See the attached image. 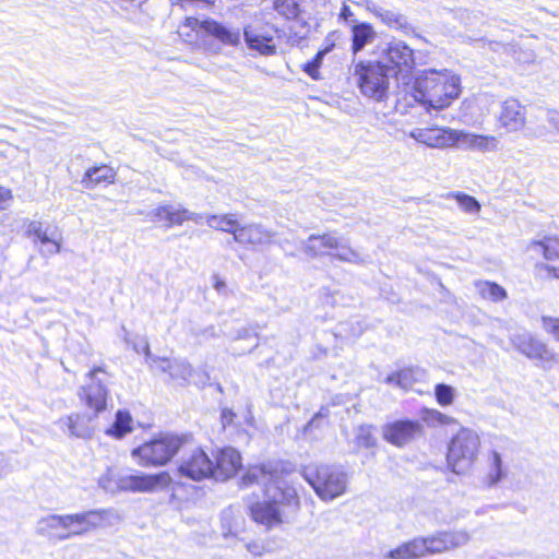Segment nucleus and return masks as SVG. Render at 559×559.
<instances>
[{"mask_svg": "<svg viewBox=\"0 0 559 559\" xmlns=\"http://www.w3.org/2000/svg\"><path fill=\"white\" fill-rule=\"evenodd\" d=\"M435 396L439 405L449 406L454 401V389L451 385L439 383L435 388Z\"/></svg>", "mask_w": 559, "mask_h": 559, "instance_id": "42", "label": "nucleus"}, {"mask_svg": "<svg viewBox=\"0 0 559 559\" xmlns=\"http://www.w3.org/2000/svg\"><path fill=\"white\" fill-rule=\"evenodd\" d=\"M337 246V237L334 234L311 235L301 242L304 252L309 258H318L324 254L332 255L333 247Z\"/></svg>", "mask_w": 559, "mask_h": 559, "instance_id": "25", "label": "nucleus"}, {"mask_svg": "<svg viewBox=\"0 0 559 559\" xmlns=\"http://www.w3.org/2000/svg\"><path fill=\"white\" fill-rule=\"evenodd\" d=\"M145 360L151 369L168 372L174 380L188 381L192 376V367L185 360L174 359L169 360L153 356L150 350V345L144 344Z\"/></svg>", "mask_w": 559, "mask_h": 559, "instance_id": "15", "label": "nucleus"}, {"mask_svg": "<svg viewBox=\"0 0 559 559\" xmlns=\"http://www.w3.org/2000/svg\"><path fill=\"white\" fill-rule=\"evenodd\" d=\"M213 280H214V284H213L214 288L218 293H222L226 287V283L223 280H221L217 275H214Z\"/></svg>", "mask_w": 559, "mask_h": 559, "instance_id": "50", "label": "nucleus"}, {"mask_svg": "<svg viewBox=\"0 0 559 559\" xmlns=\"http://www.w3.org/2000/svg\"><path fill=\"white\" fill-rule=\"evenodd\" d=\"M185 214L182 215V223L186 221H192L197 224H201L203 221V216L199 213L191 212L187 209H183Z\"/></svg>", "mask_w": 559, "mask_h": 559, "instance_id": "46", "label": "nucleus"}, {"mask_svg": "<svg viewBox=\"0 0 559 559\" xmlns=\"http://www.w3.org/2000/svg\"><path fill=\"white\" fill-rule=\"evenodd\" d=\"M241 483L246 487L253 484L264 487L266 499L250 504L249 510L252 520L267 530L280 525L300 508L296 488L264 464L250 467L242 476Z\"/></svg>", "mask_w": 559, "mask_h": 559, "instance_id": "1", "label": "nucleus"}, {"mask_svg": "<svg viewBox=\"0 0 559 559\" xmlns=\"http://www.w3.org/2000/svg\"><path fill=\"white\" fill-rule=\"evenodd\" d=\"M377 441L373 437V428L369 425H361L357 429L356 444L360 448H373Z\"/></svg>", "mask_w": 559, "mask_h": 559, "instance_id": "41", "label": "nucleus"}, {"mask_svg": "<svg viewBox=\"0 0 559 559\" xmlns=\"http://www.w3.org/2000/svg\"><path fill=\"white\" fill-rule=\"evenodd\" d=\"M430 555H438L462 547L471 539L466 531H442L426 536Z\"/></svg>", "mask_w": 559, "mask_h": 559, "instance_id": "17", "label": "nucleus"}, {"mask_svg": "<svg viewBox=\"0 0 559 559\" xmlns=\"http://www.w3.org/2000/svg\"><path fill=\"white\" fill-rule=\"evenodd\" d=\"M205 35H210L221 41L223 45L237 47L241 43L240 29L228 27L214 20L205 22Z\"/></svg>", "mask_w": 559, "mask_h": 559, "instance_id": "26", "label": "nucleus"}, {"mask_svg": "<svg viewBox=\"0 0 559 559\" xmlns=\"http://www.w3.org/2000/svg\"><path fill=\"white\" fill-rule=\"evenodd\" d=\"M354 75L361 93L376 100H382L389 87V78L392 76L380 62H358L354 67Z\"/></svg>", "mask_w": 559, "mask_h": 559, "instance_id": "7", "label": "nucleus"}, {"mask_svg": "<svg viewBox=\"0 0 559 559\" xmlns=\"http://www.w3.org/2000/svg\"><path fill=\"white\" fill-rule=\"evenodd\" d=\"M59 425L69 436L87 438L91 435V428L85 416L80 414H71L64 418H60Z\"/></svg>", "mask_w": 559, "mask_h": 559, "instance_id": "32", "label": "nucleus"}, {"mask_svg": "<svg viewBox=\"0 0 559 559\" xmlns=\"http://www.w3.org/2000/svg\"><path fill=\"white\" fill-rule=\"evenodd\" d=\"M183 207L171 204L159 205L145 214L147 221L152 223L165 222L167 227L179 226L182 224Z\"/></svg>", "mask_w": 559, "mask_h": 559, "instance_id": "28", "label": "nucleus"}, {"mask_svg": "<svg viewBox=\"0 0 559 559\" xmlns=\"http://www.w3.org/2000/svg\"><path fill=\"white\" fill-rule=\"evenodd\" d=\"M378 61L392 75L407 78L415 66L414 50L400 39H392L380 50Z\"/></svg>", "mask_w": 559, "mask_h": 559, "instance_id": "8", "label": "nucleus"}, {"mask_svg": "<svg viewBox=\"0 0 559 559\" xmlns=\"http://www.w3.org/2000/svg\"><path fill=\"white\" fill-rule=\"evenodd\" d=\"M480 440L478 435L467 428L461 429L451 440L448 450V464L455 474H463L475 462Z\"/></svg>", "mask_w": 559, "mask_h": 559, "instance_id": "6", "label": "nucleus"}, {"mask_svg": "<svg viewBox=\"0 0 559 559\" xmlns=\"http://www.w3.org/2000/svg\"><path fill=\"white\" fill-rule=\"evenodd\" d=\"M240 467V453L234 448L222 449L215 457L212 477L216 480H226L235 476Z\"/></svg>", "mask_w": 559, "mask_h": 559, "instance_id": "21", "label": "nucleus"}, {"mask_svg": "<svg viewBox=\"0 0 559 559\" xmlns=\"http://www.w3.org/2000/svg\"><path fill=\"white\" fill-rule=\"evenodd\" d=\"M132 431V417L127 411H118L112 426L107 430V433L117 439L123 438L127 433Z\"/></svg>", "mask_w": 559, "mask_h": 559, "instance_id": "38", "label": "nucleus"}, {"mask_svg": "<svg viewBox=\"0 0 559 559\" xmlns=\"http://www.w3.org/2000/svg\"><path fill=\"white\" fill-rule=\"evenodd\" d=\"M366 9L390 28L402 31L405 34L412 31L406 16L397 11L384 9L371 1H366Z\"/></svg>", "mask_w": 559, "mask_h": 559, "instance_id": "24", "label": "nucleus"}, {"mask_svg": "<svg viewBox=\"0 0 559 559\" xmlns=\"http://www.w3.org/2000/svg\"><path fill=\"white\" fill-rule=\"evenodd\" d=\"M10 192L8 190H2L0 188V200L4 198V194H9Z\"/></svg>", "mask_w": 559, "mask_h": 559, "instance_id": "55", "label": "nucleus"}, {"mask_svg": "<svg viewBox=\"0 0 559 559\" xmlns=\"http://www.w3.org/2000/svg\"><path fill=\"white\" fill-rule=\"evenodd\" d=\"M27 234L40 242L43 255L50 257L60 252L61 236L56 228L51 229L41 222L32 221L27 226Z\"/></svg>", "mask_w": 559, "mask_h": 559, "instance_id": "18", "label": "nucleus"}, {"mask_svg": "<svg viewBox=\"0 0 559 559\" xmlns=\"http://www.w3.org/2000/svg\"><path fill=\"white\" fill-rule=\"evenodd\" d=\"M287 243H288V241H286V240H285V241H283V242L281 243V246L283 247V249H286V245H287Z\"/></svg>", "mask_w": 559, "mask_h": 559, "instance_id": "56", "label": "nucleus"}, {"mask_svg": "<svg viewBox=\"0 0 559 559\" xmlns=\"http://www.w3.org/2000/svg\"><path fill=\"white\" fill-rule=\"evenodd\" d=\"M36 533L52 542L66 540V514H49L39 519Z\"/></svg>", "mask_w": 559, "mask_h": 559, "instance_id": "23", "label": "nucleus"}, {"mask_svg": "<svg viewBox=\"0 0 559 559\" xmlns=\"http://www.w3.org/2000/svg\"><path fill=\"white\" fill-rule=\"evenodd\" d=\"M182 454L178 465V472L181 476L200 481L212 477L214 473V462L205 451L190 442L187 436V443L181 448Z\"/></svg>", "mask_w": 559, "mask_h": 559, "instance_id": "9", "label": "nucleus"}, {"mask_svg": "<svg viewBox=\"0 0 559 559\" xmlns=\"http://www.w3.org/2000/svg\"><path fill=\"white\" fill-rule=\"evenodd\" d=\"M164 480L163 474L147 475L108 468L100 476L98 484L103 489L112 493L117 491L151 492L162 486Z\"/></svg>", "mask_w": 559, "mask_h": 559, "instance_id": "4", "label": "nucleus"}, {"mask_svg": "<svg viewBox=\"0 0 559 559\" xmlns=\"http://www.w3.org/2000/svg\"><path fill=\"white\" fill-rule=\"evenodd\" d=\"M108 511L91 510L81 513L66 514V539L84 535L100 527Z\"/></svg>", "mask_w": 559, "mask_h": 559, "instance_id": "11", "label": "nucleus"}, {"mask_svg": "<svg viewBox=\"0 0 559 559\" xmlns=\"http://www.w3.org/2000/svg\"><path fill=\"white\" fill-rule=\"evenodd\" d=\"M274 236V231L266 229L261 224L241 225L239 223L234 240L242 246L258 247L270 245Z\"/></svg>", "mask_w": 559, "mask_h": 559, "instance_id": "20", "label": "nucleus"}, {"mask_svg": "<svg viewBox=\"0 0 559 559\" xmlns=\"http://www.w3.org/2000/svg\"><path fill=\"white\" fill-rule=\"evenodd\" d=\"M477 293L484 298L499 302L508 297L507 290L495 282L479 281L475 283Z\"/></svg>", "mask_w": 559, "mask_h": 559, "instance_id": "34", "label": "nucleus"}, {"mask_svg": "<svg viewBox=\"0 0 559 559\" xmlns=\"http://www.w3.org/2000/svg\"><path fill=\"white\" fill-rule=\"evenodd\" d=\"M423 419L430 426H449L455 423V419L437 409L424 408L421 412Z\"/></svg>", "mask_w": 559, "mask_h": 559, "instance_id": "39", "label": "nucleus"}, {"mask_svg": "<svg viewBox=\"0 0 559 559\" xmlns=\"http://www.w3.org/2000/svg\"><path fill=\"white\" fill-rule=\"evenodd\" d=\"M450 197L454 198L461 210L468 214H476L480 211V204L474 197L463 192H453L449 194V198Z\"/></svg>", "mask_w": 559, "mask_h": 559, "instance_id": "40", "label": "nucleus"}, {"mask_svg": "<svg viewBox=\"0 0 559 559\" xmlns=\"http://www.w3.org/2000/svg\"><path fill=\"white\" fill-rule=\"evenodd\" d=\"M247 549H248V551H250L251 554H253L255 556L261 555V547L257 543L247 544Z\"/></svg>", "mask_w": 559, "mask_h": 559, "instance_id": "51", "label": "nucleus"}, {"mask_svg": "<svg viewBox=\"0 0 559 559\" xmlns=\"http://www.w3.org/2000/svg\"><path fill=\"white\" fill-rule=\"evenodd\" d=\"M257 345H258V343H257V342H254V344L251 346V348L257 347Z\"/></svg>", "mask_w": 559, "mask_h": 559, "instance_id": "57", "label": "nucleus"}, {"mask_svg": "<svg viewBox=\"0 0 559 559\" xmlns=\"http://www.w3.org/2000/svg\"><path fill=\"white\" fill-rule=\"evenodd\" d=\"M352 22V51L354 55H356L367 45H370L374 41L377 32L374 31L373 26L367 22H357L355 20Z\"/></svg>", "mask_w": 559, "mask_h": 559, "instance_id": "29", "label": "nucleus"}, {"mask_svg": "<svg viewBox=\"0 0 559 559\" xmlns=\"http://www.w3.org/2000/svg\"><path fill=\"white\" fill-rule=\"evenodd\" d=\"M250 335V333L247 330H242L238 333V338H246Z\"/></svg>", "mask_w": 559, "mask_h": 559, "instance_id": "54", "label": "nucleus"}, {"mask_svg": "<svg viewBox=\"0 0 559 559\" xmlns=\"http://www.w3.org/2000/svg\"><path fill=\"white\" fill-rule=\"evenodd\" d=\"M498 122L507 132L522 131L526 124V109L516 98H508L500 104Z\"/></svg>", "mask_w": 559, "mask_h": 559, "instance_id": "14", "label": "nucleus"}, {"mask_svg": "<svg viewBox=\"0 0 559 559\" xmlns=\"http://www.w3.org/2000/svg\"><path fill=\"white\" fill-rule=\"evenodd\" d=\"M206 224L213 229L231 234L234 238L235 230H237L239 226L235 214L209 215L206 217Z\"/></svg>", "mask_w": 559, "mask_h": 559, "instance_id": "35", "label": "nucleus"}, {"mask_svg": "<svg viewBox=\"0 0 559 559\" xmlns=\"http://www.w3.org/2000/svg\"><path fill=\"white\" fill-rule=\"evenodd\" d=\"M461 94V78L453 71L428 69L421 71L413 85V97L427 110L449 107Z\"/></svg>", "mask_w": 559, "mask_h": 559, "instance_id": "2", "label": "nucleus"}, {"mask_svg": "<svg viewBox=\"0 0 559 559\" xmlns=\"http://www.w3.org/2000/svg\"><path fill=\"white\" fill-rule=\"evenodd\" d=\"M243 39L249 49L263 56H272L276 52L273 44V35L265 27L248 24L243 27Z\"/></svg>", "mask_w": 559, "mask_h": 559, "instance_id": "19", "label": "nucleus"}, {"mask_svg": "<svg viewBox=\"0 0 559 559\" xmlns=\"http://www.w3.org/2000/svg\"><path fill=\"white\" fill-rule=\"evenodd\" d=\"M86 378L88 383L80 389L79 396L88 408L97 414L106 408L108 374L102 367H97L92 369Z\"/></svg>", "mask_w": 559, "mask_h": 559, "instance_id": "10", "label": "nucleus"}, {"mask_svg": "<svg viewBox=\"0 0 559 559\" xmlns=\"http://www.w3.org/2000/svg\"><path fill=\"white\" fill-rule=\"evenodd\" d=\"M354 15L353 11L350 10V8L346 4H343L342 9H341V12H340V17L345 20V21H349V19Z\"/></svg>", "mask_w": 559, "mask_h": 559, "instance_id": "49", "label": "nucleus"}, {"mask_svg": "<svg viewBox=\"0 0 559 559\" xmlns=\"http://www.w3.org/2000/svg\"><path fill=\"white\" fill-rule=\"evenodd\" d=\"M115 178L116 171L111 167L107 165L93 166L86 169L81 183L85 189H94L102 183H114Z\"/></svg>", "mask_w": 559, "mask_h": 559, "instance_id": "30", "label": "nucleus"}, {"mask_svg": "<svg viewBox=\"0 0 559 559\" xmlns=\"http://www.w3.org/2000/svg\"><path fill=\"white\" fill-rule=\"evenodd\" d=\"M332 257L342 262H347L356 265H364L368 263L369 255L362 254L353 249L347 242L337 237V246L333 247Z\"/></svg>", "mask_w": 559, "mask_h": 559, "instance_id": "33", "label": "nucleus"}, {"mask_svg": "<svg viewBox=\"0 0 559 559\" xmlns=\"http://www.w3.org/2000/svg\"><path fill=\"white\" fill-rule=\"evenodd\" d=\"M145 343L148 345L147 341H145V340H143V341H142V343H141V344H139V345H138V344H134V345H133L134 350H135L136 353H140L141 350H143V353L145 354V349H144V344H145Z\"/></svg>", "mask_w": 559, "mask_h": 559, "instance_id": "53", "label": "nucleus"}, {"mask_svg": "<svg viewBox=\"0 0 559 559\" xmlns=\"http://www.w3.org/2000/svg\"><path fill=\"white\" fill-rule=\"evenodd\" d=\"M302 476L323 501H332L347 490L348 474L342 466L309 465L304 468Z\"/></svg>", "mask_w": 559, "mask_h": 559, "instance_id": "3", "label": "nucleus"}, {"mask_svg": "<svg viewBox=\"0 0 559 559\" xmlns=\"http://www.w3.org/2000/svg\"><path fill=\"white\" fill-rule=\"evenodd\" d=\"M235 417V413L231 411V409H223L222 412V423H223V426H227V425H230L233 419Z\"/></svg>", "mask_w": 559, "mask_h": 559, "instance_id": "48", "label": "nucleus"}, {"mask_svg": "<svg viewBox=\"0 0 559 559\" xmlns=\"http://www.w3.org/2000/svg\"><path fill=\"white\" fill-rule=\"evenodd\" d=\"M428 543L426 537H416L406 542L397 548L390 550L386 555L391 559H416L428 556Z\"/></svg>", "mask_w": 559, "mask_h": 559, "instance_id": "27", "label": "nucleus"}, {"mask_svg": "<svg viewBox=\"0 0 559 559\" xmlns=\"http://www.w3.org/2000/svg\"><path fill=\"white\" fill-rule=\"evenodd\" d=\"M324 53V51H319L312 61L307 62L304 66V71L313 80L319 79V68L321 66Z\"/></svg>", "mask_w": 559, "mask_h": 559, "instance_id": "44", "label": "nucleus"}, {"mask_svg": "<svg viewBox=\"0 0 559 559\" xmlns=\"http://www.w3.org/2000/svg\"><path fill=\"white\" fill-rule=\"evenodd\" d=\"M530 249L542 252L547 260L559 259V238L545 237L543 240L532 241Z\"/></svg>", "mask_w": 559, "mask_h": 559, "instance_id": "37", "label": "nucleus"}, {"mask_svg": "<svg viewBox=\"0 0 559 559\" xmlns=\"http://www.w3.org/2000/svg\"><path fill=\"white\" fill-rule=\"evenodd\" d=\"M416 142L433 148L455 146V130L451 128H416L409 132Z\"/></svg>", "mask_w": 559, "mask_h": 559, "instance_id": "12", "label": "nucleus"}, {"mask_svg": "<svg viewBox=\"0 0 559 559\" xmlns=\"http://www.w3.org/2000/svg\"><path fill=\"white\" fill-rule=\"evenodd\" d=\"M426 372L421 368H405L385 378V383L403 390L411 389L416 382L424 380Z\"/></svg>", "mask_w": 559, "mask_h": 559, "instance_id": "31", "label": "nucleus"}, {"mask_svg": "<svg viewBox=\"0 0 559 559\" xmlns=\"http://www.w3.org/2000/svg\"><path fill=\"white\" fill-rule=\"evenodd\" d=\"M547 121L559 132V112L551 110L547 114Z\"/></svg>", "mask_w": 559, "mask_h": 559, "instance_id": "47", "label": "nucleus"}, {"mask_svg": "<svg viewBox=\"0 0 559 559\" xmlns=\"http://www.w3.org/2000/svg\"><path fill=\"white\" fill-rule=\"evenodd\" d=\"M545 269H546V271L548 272L549 275H551L552 277L559 280V267H555V266H550V265H545Z\"/></svg>", "mask_w": 559, "mask_h": 559, "instance_id": "52", "label": "nucleus"}, {"mask_svg": "<svg viewBox=\"0 0 559 559\" xmlns=\"http://www.w3.org/2000/svg\"><path fill=\"white\" fill-rule=\"evenodd\" d=\"M207 20H203V21H200L195 17H187L185 23L181 25L180 29H179V34L180 35H187L189 36L188 33L185 32L186 28H190L192 31H194L197 33V35L199 34H205V22Z\"/></svg>", "mask_w": 559, "mask_h": 559, "instance_id": "43", "label": "nucleus"}, {"mask_svg": "<svg viewBox=\"0 0 559 559\" xmlns=\"http://www.w3.org/2000/svg\"><path fill=\"white\" fill-rule=\"evenodd\" d=\"M544 328L550 333L555 340L559 341V319L557 318H544Z\"/></svg>", "mask_w": 559, "mask_h": 559, "instance_id": "45", "label": "nucleus"}, {"mask_svg": "<svg viewBox=\"0 0 559 559\" xmlns=\"http://www.w3.org/2000/svg\"><path fill=\"white\" fill-rule=\"evenodd\" d=\"M506 477V471L502 466L501 455L497 451H492L489 455V468L485 478L488 487L496 486Z\"/></svg>", "mask_w": 559, "mask_h": 559, "instance_id": "36", "label": "nucleus"}, {"mask_svg": "<svg viewBox=\"0 0 559 559\" xmlns=\"http://www.w3.org/2000/svg\"><path fill=\"white\" fill-rule=\"evenodd\" d=\"M187 443V436L165 435L132 450V457L142 466H162Z\"/></svg>", "mask_w": 559, "mask_h": 559, "instance_id": "5", "label": "nucleus"}, {"mask_svg": "<svg viewBox=\"0 0 559 559\" xmlns=\"http://www.w3.org/2000/svg\"><path fill=\"white\" fill-rule=\"evenodd\" d=\"M511 342L519 352L530 359L539 360L542 362H550L554 360V355L546 345L526 331L513 334Z\"/></svg>", "mask_w": 559, "mask_h": 559, "instance_id": "16", "label": "nucleus"}, {"mask_svg": "<svg viewBox=\"0 0 559 559\" xmlns=\"http://www.w3.org/2000/svg\"><path fill=\"white\" fill-rule=\"evenodd\" d=\"M421 435L423 426L417 420H396L383 427V438L396 447H403Z\"/></svg>", "mask_w": 559, "mask_h": 559, "instance_id": "13", "label": "nucleus"}, {"mask_svg": "<svg viewBox=\"0 0 559 559\" xmlns=\"http://www.w3.org/2000/svg\"><path fill=\"white\" fill-rule=\"evenodd\" d=\"M455 145L463 150L493 152L498 150L499 141L493 135L475 134L455 130Z\"/></svg>", "mask_w": 559, "mask_h": 559, "instance_id": "22", "label": "nucleus"}]
</instances>
